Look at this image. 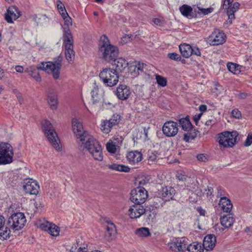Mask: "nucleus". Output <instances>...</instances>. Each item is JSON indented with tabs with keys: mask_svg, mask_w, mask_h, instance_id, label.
Listing matches in <instances>:
<instances>
[{
	"mask_svg": "<svg viewBox=\"0 0 252 252\" xmlns=\"http://www.w3.org/2000/svg\"><path fill=\"white\" fill-rule=\"evenodd\" d=\"M99 53L105 61L110 62L116 58L118 55L117 47L111 45L105 35L100 37L99 43Z\"/></svg>",
	"mask_w": 252,
	"mask_h": 252,
	"instance_id": "nucleus-1",
	"label": "nucleus"
},
{
	"mask_svg": "<svg viewBox=\"0 0 252 252\" xmlns=\"http://www.w3.org/2000/svg\"><path fill=\"white\" fill-rule=\"evenodd\" d=\"M86 150L94 160L101 161L103 159L102 148L100 143L93 136L90 137L84 143Z\"/></svg>",
	"mask_w": 252,
	"mask_h": 252,
	"instance_id": "nucleus-2",
	"label": "nucleus"
},
{
	"mask_svg": "<svg viewBox=\"0 0 252 252\" xmlns=\"http://www.w3.org/2000/svg\"><path fill=\"white\" fill-rule=\"evenodd\" d=\"M99 77L100 81L106 86L113 87L117 84L119 76L114 68H103L100 71Z\"/></svg>",
	"mask_w": 252,
	"mask_h": 252,
	"instance_id": "nucleus-3",
	"label": "nucleus"
},
{
	"mask_svg": "<svg viewBox=\"0 0 252 252\" xmlns=\"http://www.w3.org/2000/svg\"><path fill=\"white\" fill-rule=\"evenodd\" d=\"M41 125L44 134L48 141L56 150L60 151L61 149L60 141L51 123L47 120H44Z\"/></svg>",
	"mask_w": 252,
	"mask_h": 252,
	"instance_id": "nucleus-4",
	"label": "nucleus"
},
{
	"mask_svg": "<svg viewBox=\"0 0 252 252\" xmlns=\"http://www.w3.org/2000/svg\"><path fill=\"white\" fill-rule=\"evenodd\" d=\"M238 133L236 131L229 132L225 131L218 134V141L220 147L232 148L237 142Z\"/></svg>",
	"mask_w": 252,
	"mask_h": 252,
	"instance_id": "nucleus-5",
	"label": "nucleus"
},
{
	"mask_svg": "<svg viewBox=\"0 0 252 252\" xmlns=\"http://www.w3.org/2000/svg\"><path fill=\"white\" fill-rule=\"evenodd\" d=\"M62 61V57L59 56L54 63L51 62L42 63L39 68L48 73L51 74L54 79L57 80L60 77Z\"/></svg>",
	"mask_w": 252,
	"mask_h": 252,
	"instance_id": "nucleus-6",
	"label": "nucleus"
},
{
	"mask_svg": "<svg viewBox=\"0 0 252 252\" xmlns=\"http://www.w3.org/2000/svg\"><path fill=\"white\" fill-rule=\"evenodd\" d=\"M13 155V148L9 144L0 142V165L11 163Z\"/></svg>",
	"mask_w": 252,
	"mask_h": 252,
	"instance_id": "nucleus-7",
	"label": "nucleus"
},
{
	"mask_svg": "<svg viewBox=\"0 0 252 252\" xmlns=\"http://www.w3.org/2000/svg\"><path fill=\"white\" fill-rule=\"evenodd\" d=\"M72 128L73 133L77 139H79L82 143L92 137L87 131L84 130L82 124L76 118L72 120Z\"/></svg>",
	"mask_w": 252,
	"mask_h": 252,
	"instance_id": "nucleus-8",
	"label": "nucleus"
},
{
	"mask_svg": "<svg viewBox=\"0 0 252 252\" xmlns=\"http://www.w3.org/2000/svg\"><path fill=\"white\" fill-rule=\"evenodd\" d=\"M26 222L24 214L19 212L12 214L8 219V223L10 228L15 231L21 229Z\"/></svg>",
	"mask_w": 252,
	"mask_h": 252,
	"instance_id": "nucleus-9",
	"label": "nucleus"
},
{
	"mask_svg": "<svg viewBox=\"0 0 252 252\" xmlns=\"http://www.w3.org/2000/svg\"><path fill=\"white\" fill-rule=\"evenodd\" d=\"M130 200L135 204L144 203L148 198V192L142 187H137L131 191Z\"/></svg>",
	"mask_w": 252,
	"mask_h": 252,
	"instance_id": "nucleus-10",
	"label": "nucleus"
},
{
	"mask_svg": "<svg viewBox=\"0 0 252 252\" xmlns=\"http://www.w3.org/2000/svg\"><path fill=\"white\" fill-rule=\"evenodd\" d=\"M120 118L119 114H115L109 120H102L100 125L101 130L104 133L108 134L111 131L113 127L118 125Z\"/></svg>",
	"mask_w": 252,
	"mask_h": 252,
	"instance_id": "nucleus-11",
	"label": "nucleus"
},
{
	"mask_svg": "<svg viewBox=\"0 0 252 252\" xmlns=\"http://www.w3.org/2000/svg\"><path fill=\"white\" fill-rule=\"evenodd\" d=\"M188 245V239L185 237L173 239L167 244L168 249L172 251L186 252Z\"/></svg>",
	"mask_w": 252,
	"mask_h": 252,
	"instance_id": "nucleus-12",
	"label": "nucleus"
},
{
	"mask_svg": "<svg viewBox=\"0 0 252 252\" xmlns=\"http://www.w3.org/2000/svg\"><path fill=\"white\" fill-rule=\"evenodd\" d=\"M226 39L224 32L220 30H215L208 37L207 42L211 45L218 46L223 44Z\"/></svg>",
	"mask_w": 252,
	"mask_h": 252,
	"instance_id": "nucleus-13",
	"label": "nucleus"
},
{
	"mask_svg": "<svg viewBox=\"0 0 252 252\" xmlns=\"http://www.w3.org/2000/svg\"><path fill=\"white\" fill-rule=\"evenodd\" d=\"M162 130L163 134L166 137H173L179 131L178 124L172 121H167L164 124Z\"/></svg>",
	"mask_w": 252,
	"mask_h": 252,
	"instance_id": "nucleus-14",
	"label": "nucleus"
},
{
	"mask_svg": "<svg viewBox=\"0 0 252 252\" xmlns=\"http://www.w3.org/2000/svg\"><path fill=\"white\" fill-rule=\"evenodd\" d=\"M23 189L30 194L36 195L38 193L39 186L37 182L32 179H26L23 182Z\"/></svg>",
	"mask_w": 252,
	"mask_h": 252,
	"instance_id": "nucleus-15",
	"label": "nucleus"
},
{
	"mask_svg": "<svg viewBox=\"0 0 252 252\" xmlns=\"http://www.w3.org/2000/svg\"><path fill=\"white\" fill-rule=\"evenodd\" d=\"M146 66L145 64L140 62H133L128 63V72L132 77H137L140 72L143 71V69Z\"/></svg>",
	"mask_w": 252,
	"mask_h": 252,
	"instance_id": "nucleus-16",
	"label": "nucleus"
},
{
	"mask_svg": "<svg viewBox=\"0 0 252 252\" xmlns=\"http://www.w3.org/2000/svg\"><path fill=\"white\" fill-rule=\"evenodd\" d=\"M39 228L43 231H47L51 236L55 237L59 236L60 231L59 226L48 221L41 223Z\"/></svg>",
	"mask_w": 252,
	"mask_h": 252,
	"instance_id": "nucleus-17",
	"label": "nucleus"
},
{
	"mask_svg": "<svg viewBox=\"0 0 252 252\" xmlns=\"http://www.w3.org/2000/svg\"><path fill=\"white\" fill-rule=\"evenodd\" d=\"M145 212V209L141 204H135L130 206L128 211V214L131 219L140 218Z\"/></svg>",
	"mask_w": 252,
	"mask_h": 252,
	"instance_id": "nucleus-18",
	"label": "nucleus"
},
{
	"mask_svg": "<svg viewBox=\"0 0 252 252\" xmlns=\"http://www.w3.org/2000/svg\"><path fill=\"white\" fill-rule=\"evenodd\" d=\"M240 4L238 2H235L233 3L227 5V6L223 7V9L226 10L227 15L228 16L227 23L231 24L232 20L235 19V13L239 9Z\"/></svg>",
	"mask_w": 252,
	"mask_h": 252,
	"instance_id": "nucleus-19",
	"label": "nucleus"
},
{
	"mask_svg": "<svg viewBox=\"0 0 252 252\" xmlns=\"http://www.w3.org/2000/svg\"><path fill=\"white\" fill-rule=\"evenodd\" d=\"M46 97L48 104L53 110L56 109L58 104V94L56 91L49 89L46 91Z\"/></svg>",
	"mask_w": 252,
	"mask_h": 252,
	"instance_id": "nucleus-20",
	"label": "nucleus"
},
{
	"mask_svg": "<svg viewBox=\"0 0 252 252\" xmlns=\"http://www.w3.org/2000/svg\"><path fill=\"white\" fill-rule=\"evenodd\" d=\"M20 15L21 12L18 8L15 6H12L7 9L5 18L7 22L12 23L13 22V21L16 20Z\"/></svg>",
	"mask_w": 252,
	"mask_h": 252,
	"instance_id": "nucleus-21",
	"label": "nucleus"
},
{
	"mask_svg": "<svg viewBox=\"0 0 252 252\" xmlns=\"http://www.w3.org/2000/svg\"><path fill=\"white\" fill-rule=\"evenodd\" d=\"M130 94L129 88L126 85H120L117 89L116 95L121 100H126L129 96Z\"/></svg>",
	"mask_w": 252,
	"mask_h": 252,
	"instance_id": "nucleus-22",
	"label": "nucleus"
},
{
	"mask_svg": "<svg viewBox=\"0 0 252 252\" xmlns=\"http://www.w3.org/2000/svg\"><path fill=\"white\" fill-rule=\"evenodd\" d=\"M216 238L214 235L209 234L206 235L203 242V249L207 251L212 250L215 247Z\"/></svg>",
	"mask_w": 252,
	"mask_h": 252,
	"instance_id": "nucleus-23",
	"label": "nucleus"
},
{
	"mask_svg": "<svg viewBox=\"0 0 252 252\" xmlns=\"http://www.w3.org/2000/svg\"><path fill=\"white\" fill-rule=\"evenodd\" d=\"M113 61L112 68L116 69L118 73L119 71L121 72L123 71L128 66V63L123 58H115Z\"/></svg>",
	"mask_w": 252,
	"mask_h": 252,
	"instance_id": "nucleus-24",
	"label": "nucleus"
},
{
	"mask_svg": "<svg viewBox=\"0 0 252 252\" xmlns=\"http://www.w3.org/2000/svg\"><path fill=\"white\" fill-rule=\"evenodd\" d=\"M126 158L130 164H135L141 161L142 155L137 151H130L127 154Z\"/></svg>",
	"mask_w": 252,
	"mask_h": 252,
	"instance_id": "nucleus-25",
	"label": "nucleus"
},
{
	"mask_svg": "<svg viewBox=\"0 0 252 252\" xmlns=\"http://www.w3.org/2000/svg\"><path fill=\"white\" fill-rule=\"evenodd\" d=\"M175 190L171 187H165L162 189L160 195L163 200L169 201L173 197Z\"/></svg>",
	"mask_w": 252,
	"mask_h": 252,
	"instance_id": "nucleus-26",
	"label": "nucleus"
},
{
	"mask_svg": "<svg viewBox=\"0 0 252 252\" xmlns=\"http://www.w3.org/2000/svg\"><path fill=\"white\" fill-rule=\"evenodd\" d=\"M63 38V46L73 45V37L69 28H64Z\"/></svg>",
	"mask_w": 252,
	"mask_h": 252,
	"instance_id": "nucleus-27",
	"label": "nucleus"
},
{
	"mask_svg": "<svg viewBox=\"0 0 252 252\" xmlns=\"http://www.w3.org/2000/svg\"><path fill=\"white\" fill-rule=\"evenodd\" d=\"M87 244H82V240L78 239L70 249V252H87Z\"/></svg>",
	"mask_w": 252,
	"mask_h": 252,
	"instance_id": "nucleus-28",
	"label": "nucleus"
},
{
	"mask_svg": "<svg viewBox=\"0 0 252 252\" xmlns=\"http://www.w3.org/2000/svg\"><path fill=\"white\" fill-rule=\"evenodd\" d=\"M219 206L223 212L227 213L230 212L232 208V204L231 201L226 197L220 198L219 202Z\"/></svg>",
	"mask_w": 252,
	"mask_h": 252,
	"instance_id": "nucleus-29",
	"label": "nucleus"
},
{
	"mask_svg": "<svg viewBox=\"0 0 252 252\" xmlns=\"http://www.w3.org/2000/svg\"><path fill=\"white\" fill-rule=\"evenodd\" d=\"M179 49L181 54L185 58H188L192 54V48L189 44H182L179 46Z\"/></svg>",
	"mask_w": 252,
	"mask_h": 252,
	"instance_id": "nucleus-30",
	"label": "nucleus"
},
{
	"mask_svg": "<svg viewBox=\"0 0 252 252\" xmlns=\"http://www.w3.org/2000/svg\"><path fill=\"white\" fill-rule=\"evenodd\" d=\"M108 169L119 172H128L130 171V168L128 166L123 164L112 163L107 165Z\"/></svg>",
	"mask_w": 252,
	"mask_h": 252,
	"instance_id": "nucleus-31",
	"label": "nucleus"
},
{
	"mask_svg": "<svg viewBox=\"0 0 252 252\" xmlns=\"http://www.w3.org/2000/svg\"><path fill=\"white\" fill-rule=\"evenodd\" d=\"M106 229V231L105 233V236L107 239L109 240L115 236L116 229L113 223L108 222Z\"/></svg>",
	"mask_w": 252,
	"mask_h": 252,
	"instance_id": "nucleus-32",
	"label": "nucleus"
},
{
	"mask_svg": "<svg viewBox=\"0 0 252 252\" xmlns=\"http://www.w3.org/2000/svg\"><path fill=\"white\" fill-rule=\"evenodd\" d=\"M120 143L114 138L113 140H110L106 144V147L107 150L112 154L116 152L117 148L119 147Z\"/></svg>",
	"mask_w": 252,
	"mask_h": 252,
	"instance_id": "nucleus-33",
	"label": "nucleus"
},
{
	"mask_svg": "<svg viewBox=\"0 0 252 252\" xmlns=\"http://www.w3.org/2000/svg\"><path fill=\"white\" fill-rule=\"evenodd\" d=\"M64 53L66 60L69 63L73 60L75 57V52L74 51V46L69 45L64 46Z\"/></svg>",
	"mask_w": 252,
	"mask_h": 252,
	"instance_id": "nucleus-34",
	"label": "nucleus"
},
{
	"mask_svg": "<svg viewBox=\"0 0 252 252\" xmlns=\"http://www.w3.org/2000/svg\"><path fill=\"white\" fill-rule=\"evenodd\" d=\"M203 251L201 244L196 242L187 245L186 248V251L189 252H203Z\"/></svg>",
	"mask_w": 252,
	"mask_h": 252,
	"instance_id": "nucleus-35",
	"label": "nucleus"
},
{
	"mask_svg": "<svg viewBox=\"0 0 252 252\" xmlns=\"http://www.w3.org/2000/svg\"><path fill=\"white\" fill-rule=\"evenodd\" d=\"M233 222L234 219L230 214L223 216L220 219V223L225 228L230 227L233 224Z\"/></svg>",
	"mask_w": 252,
	"mask_h": 252,
	"instance_id": "nucleus-36",
	"label": "nucleus"
},
{
	"mask_svg": "<svg viewBox=\"0 0 252 252\" xmlns=\"http://www.w3.org/2000/svg\"><path fill=\"white\" fill-rule=\"evenodd\" d=\"M227 67L229 71L234 74H239L243 68L242 66L232 63H228Z\"/></svg>",
	"mask_w": 252,
	"mask_h": 252,
	"instance_id": "nucleus-37",
	"label": "nucleus"
},
{
	"mask_svg": "<svg viewBox=\"0 0 252 252\" xmlns=\"http://www.w3.org/2000/svg\"><path fill=\"white\" fill-rule=\"evenodd\" d=\"M179 124L185 131H188L191 128L192 125L188 117L183 118L179 120Z\"/></svg>",
	"mask_w": 252,
	"mask_h": 252,
	"instance_id": "nucleus-38",
	"label": "nucleus"
},
{
	"mask_svg": "<svg viewBox=\"0 0 252 252\" xmlns=\"http://www.w3.org/2000/svg\"><path fill=\"white\" fill-rule=\"evenodd\" d=\"M25 71L29 73L36 81L40 82L41 77L39 76L38 71L36 68L30 67V68H27Z\"/></svg>",
	"mask_w": 252,
	"mask_h": 252,
	"instance_id": "nucleus-39",
	"label": "nucleus"
},
{
	"mask_svg": "<svg viewBox=\"0 0 252 252\" xmlns=\"http://www.w3.org/2000/svg\"><path fill=\"white\" fill-rule=\"evenodd\" d=\"M180 11L185 17L188 18L191 17V13L192 11V8L187 5H183L180 8Z\"/></svg>",
	"mask_w": 252,
	"mask_h": 252,
	"instance_id": "nucleus-40",
	"label": "nucleus"
},
{
	"mask_svg": "<svg viewBox=\"0 0 252 252\" xmlns=\"http://www.w3.org/2000/svg\"><path fill=\"white\" fill-rule=\"evenodd\" d=\"M176 177L179 180L182 181H187L190 178L189 174L184 170L177 171Z\"/></svg>",
	"mask_w": 252,
	"mask_h": 252,
	"instance_id": "nucleus-41",
	"label": "nucleus"
},
{
	"mask_svg": "<svg viewBox=\"0 0 252 252\" xmlns=\"http://www.w3.org/2000/svg\"><path fill=\"white\" fill-rule=\"evenodd\" d=\"M136 234L139 237H147L150 235L149 229L146 227H141L135 231Z\"/></svg>",
	"mask_w": 252,
	"mask_h": 252,
	"instance_id": "nucleus-42",
	"label": "nucleus"
},
{
	"mask_svg": "<svg viewBox=\"0 0 252 252\" xmlns=\"http://www.w3.org/2000/svg\"><path fill=\"white\" fill-rule=\"evenodd\" d=\"M10 235V229L6 227L4 229H3V227L0 228V239L3 240H6L9 238Z\"/></svg>",
	"mask_w": 252,
	"mask_h": 252,
	"instance_id": "nucleus-43",
	"label": "nucleus"
},
{
	"mask_svg": "<svg viewBox=\"0 0 252 252\" xmlns=\"http://www.w3.org/2000/svg\"><path fill=\"white\" fill-rule=\"evenodd\" d=\"M63 19L64 20V25L67 26H72V20L71 18L68 15L67 13H65L62 15Z\"/></svg>",
	"mask_w": 252,
	"mask_h": 252,
	"instance_id": "nucleus-44",
	"label": "nucleus"
},
{
	"mask_svg": "<svg viewBox=\"0 0 252 252\" xmlns=\"http://www.w3.org/2000/svg\"><path fill=\"white\" fill-rule=\"evenodd\" d=\"M157 83L158 85L161 87H165L167 85V80L166 78L159 75H157L156 76Z\"/></svg>",
	"mask_w": 252,
	"mask_h": 252,
	"instance_id": "nucleus-45",
	"label": "nucleus"
},
{
	"mask_svg": "<svg viewBox=\"0 0 252 252\" xmlns=\"http://www.w3.org/2000/svg\"><path fill=\"white\" fill-rule=\"evenodd\" d=\"M97 92V89H94L93 90H92L91 92L92 97V100L93 103H95L97 102L100 99V95L98 94Z\"/></svg>",
	"mask_w": 252,
	"mask_h": 252,
	"instance_id": "nucleus-46",
	"label": "nucleus"
},
{
	"mask_svg": "<svg viewBox=\"0 0 252 252\" xmlns=\"http://www.w3.org/2000/svg\"><path fill=\"white\" fill-rule=\"evenodd\" d=\"M57 5L59 12L61 15V16L63 15V14L67 13L64 4L61 0H57Z\"/></svg>",
	"mask_w": 252,
	"mask_h": 252,
	"instance_id": "nucleus-47",
	"label": "nucleus"
},
{
	"mask_svg": "<svg viewBox=\"0 0 252 252\" xmlns=\"http://www.w3.org/2000/svg\"><path fill=\"white\" fill-rule=\"evenodd\" d=\"M132 39V36L130 34H125L121 38V43L122 44H126Z\"/></svg>",
	"mask_w": 252,
	"mask_h": 252,
	"instance_id": "nucleus-48",
	"label": "nucleus"
},
{
	"mask_svg": "<svg viewBox=\"0 0 252 252\" xmlns=\"http://www.w3.org/2000/svg\"><path fill=\"white\" fill-rule=\"evenodd\" d=\"M138 181L140 185H145L149 182V178L148 177L142 176L138 178Z\"/></svg>",
	"mask_w": 252,
	"mask_h": 252,
	"instance_id": "nucleus-49",
	"label": "nucleus"
},
{
	"mask_svg": "<svg viewBox=\"0 0 252 252\" xmlns=\"http://www.w3.org/2000/svg\"><path fill=\"white\" fill-rule=\"evenodd\" d=\"M252 144V134L249 133L246 140L244 142V145L246 147H249Z\"/></svg>",
	"mask_w": 252,
	"mask_h": 252,
	"instance_id": "nucleus-50",
	"label": "nucleus"
},
{
	"mask_svg": "<svg viewBox=\"0 0 252 252\" xmlns=\"http://www.w3.org/2000/svg\"><path fill=\"white\" fill-rule=\"evenodd\" d=\"M168 57L175 61H180L181 60V57L178 54L176 53H169L168 54Z\"/></svg>",
	"mask_w": 252,
	"mask_h": 252,
	"instance_id": "nucleus-51",
	"label": "nucleus"
},
{
	"mask_svg": "<svg viewBox=\"0 0 252 252\" xmlns=\"http://www.w3.org/2000/svg\"><path fill=\"white\" fill-rule=\"evenodd\" d=\"M153 22L155 25L159 26H162L164 24V20L160 18H154Z\"/></svg>",
	"mask_w": 252,
	"mask_h": 252,
	"instance_id": "nucleus-52",
	"label": "nucleus"
},
{
	"mask_svg": "<svg viewBox=\"0 0 252 252\" xmlns=\"http://www.w3.org/2000/svg\"><path fill=\"white\" fill-rule=\"evenodd\" d=\"M198 9L204 15H207L211 13L213 10V8H203L198 7Z\"/></svg>",
	"mask_w": 252,
	"mask_h": 252,
	"instance_id": "nucleus-53",
	"label": "nucleus"
},
{
	"mask_svg": "<svg viewBox=\"0 0 252 252\" xmlns=\"http://www.w3.org/2000/svg\"><path fill=\"white\" fill-rule=\"evenodd\" d=\"M232 115L233 117L239 119L241 117V113L237 109H235L232 111Z\"/></svg>",
	"mask_w": 252,
	"mask_h": 252,
	"instance_id": "nucleus-54",
	"label": "nucleus"
},
{
	"mask_svg": "<svg viewBox=\"0 0 252 252\" xmlns=\"http://www.w3.org/2000/svg\"><path fill=\"white\" fill-rule=\"evenodd\" d=\"M197 159L200 161L205 162L207 160L206 155L203 154H199L196 156Z\"/></svg>",
	"mask_w": 252,
	"mask_h": 252,
	"instance_id": "nucleus-55",
	"label": "nucleus"
},
{
	"mask_svg": "<svg viewBox=\"0 0 252 252\" xmlns=\"http://www.w3.org/2000/svg\"><path fill=\"white\" fill-rule=\"evenodd\" d=\"M192 54L196 55L197 56H200L201 55V52L199 48L197 47L192 48Z\"/></svg>",
	"mask_w": 252,
	"mask_h": 252,
	"instance_id": "nucleus-56",
	"label": "nucleus"
},
{
	"mask_svg": "<svg viewBox=\"0 0 252 252\" xmlns=\"http://www.w3.org/2000/svg\"><path fill=\"white\" fill-rule=\"evenodd\" d=\"M15 69L17 72L22 73L24 71V67L21 65H16Z\"/></svg>",
	"mask_w": 252,
	"mask_h": 252,
	"instance_id": "nucleus-57",
	"label": "nucleus"
},
{
	"mask_svg": "<svg viewBox=\"0 0 252 252\" xmlns=\"http://www.w3.org/2000/svg\"><path fill=\"white\" fill-rule=\"evenodd\" d=\"M197 210L200 215L204 216L205 215L206 211L201 207L198 208Z\"/></svg>",
	"mask_w": 252,
	"mask_h": 252,
	"instance_id": "nucleus-58",
	"label": "nucleus"
},
{
	"mask_svg": "<svg viewBox=\"0 0 252 252\" xmlns=\"http://www.w3.org/2000/svg\"><path fill=\"white\" fill-rule=\"evenodd\" d=\"M234 0H223V7L227 6V5L232 3Z\"/></svg>",
	"mask_w": 252,
	"mask_h": 252,
	"instance_id": "nucleus-59",
	"label": "nucleus"
},
{
	"mask_svg": "<svg viewBox=\"0 0 252 252\" xmlns=\"http://www.w3.org/2000/svg\"><path fill=\"white\" fill-rule=\"evenodd\" d=\"M5 223V219L4 217L0 215V228H1Z\"/></svg>",
	"mask_w": 252,
	"mask_h": 252,
	"instance_id": "nucleus-60",
	"label": "nucleus"
},
{
	"mask_svg": "<svg viewBox=\"0 0 252 252\" xmlns=\"http://www.w3.org/2000/svg\"><path fill=\"white\" fill-rule=\"evenodd\" d=\"M157 156L154 154H152L149 157L148 160L149 161H154L157 159Z\"/></svg>",
	"mask_w": 252,
	"mask_h": 252,
	"instance_id": "nucleus-61",
	"label": "nucleus"
},
{
	"mask_svg": "<svg viewBox=\"0 0 252 252\" xmlns=\"http://www.w3.org/2000/svg\"><path fill=\"white\" fill-rule=\"evenodd\" d=\"M202 113H200V114H198L197 115H195L194 117H193V119H194V120L195 121V122H197L199 120H200L201 117L202 116Z\"/></svg>",
	"mask_w": 252,
	"mask_h": 252,
	"instance_id": "nucleus-62",
	"label": "nucleus"
},
{
	"mask_svg": "<svg viewBox=\"0 0 252 252\" xmlns=\"http://www.w3.org/2000/svg\"><path fill=\"white\" fill-rule=\"evenodd\" d=\"M199 110L202 112H205L207 110V106L205 105H201L199 107Z\"/></svg>",
	"mask_w": 252,
	"mask_h": 252,
	"instance_id": "nucleus-63",
	"label": "nucleus"
},
{
	"mask_svg": "<svg viewBox=\"0 0 252 252\" xmlns=\"http://www.w3.org/2000/svg\"><path fill=\"white\" fill-rule=\"evenodd\" d=\"M39 20H44L46 22L48 20V19L47 17L46 16V15H42L41 16L40 18H39Z\"/></svg>",
	"mask_w": 252,
	"mask_h": 252,
	"instance_id": "nucleus-64",
	"label": "nucleus"
}]
</instances>
